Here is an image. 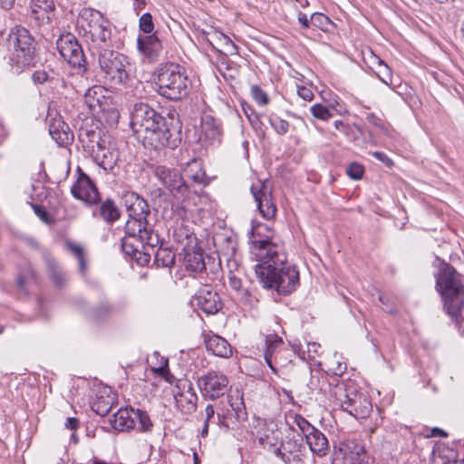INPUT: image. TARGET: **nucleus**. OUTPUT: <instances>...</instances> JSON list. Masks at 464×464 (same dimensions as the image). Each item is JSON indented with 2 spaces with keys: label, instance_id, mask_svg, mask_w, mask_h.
<instances>
[{
  "label": "nucleus",
  "instance_id": "nucleus-46",
  "mask_svg": "<svg viewBox=\"0 0 464 464\" xmlns=\"http://www.w3.org/2000/svg\"><path fill=\"white\" fill-rule=\"evenodd\" d=\"M363 172H364L363 167L361 164L356 163V162H353V163L349 164L346 169L347 175L354 180L361 179L363 175Z\"/></svg>",
  "mask_w": 464,
  "mask_h": 464
},
{
  "label": "nucleus",
  "instance_id": "nucleus-53",
  "mask_svg": "<svg viewBox=\"0 0 464 464\" xmlns=\"http://www.w3.org/2000/svg\"><path fill=\"white\" fill-rule=\"evenodd\" d=\"M33 80L36 83H44L49 80V75L44 71H36L33 74Z\"/></svg>",
  "mask_w": 464,
  "mask_h": 464
},
{
  "label": "nucleus",
  "instance_id": "nucleus-14",
  "mask_svg": "<svg viewBox=\"0 0 464 464\" xmlns=\"http://www.w3.org/2000/svg\"><path fill=\"white\" fill-rule=\"evenodd\" d=\"M336 396L341 408L356 419L366 418L372 411L371 401L361 393H348L343 388H338Z\"/></svg>",
  "mask_w": 464,
  "mask_h": 464
},
{
  "label": "nucleus",
  "instance_id": "nucleus-41",
  "mask_svg": "<svg viewBox=\"0 0 464 464\" xmlns=\"http://www.w3.org/2000/svg\"><path fill=\"white\" fill-rule=\"evenodd\" d=\"M292 419H293V424L296 425L298 427V429L300 430V431H301L300 435L303 436V439L308 433H310V431L314 430V429L315 428L306 419H304L300 414H294L292 416Z\"/></svg>",
  "mask_w": 464,
  "mask_h": 464
},
{
  "label": "nucleus",
  "instance_id": "nucleus-64",
  "mask_svg": "<svg viewBox=\"0 0 464 464\" xmlns=\"http://www.w3.org/2000/svg\"><path fill=\"white\" fill-rule=\"evenodd\" d=\"M218 425L224 426L226 428L229 427L227 417L224 414L218 412Z\"/></svg>",
  "mask_w": 464,
  "mask_h": 464
},
{
  "label": "nucleus",
  "instance_id": "nucleus-61",
  "mask_svg": "<svg viewBox=\"0 0 464 464\" xmlns=\"http://www.w3.org/2000/svg\"><path fill=\"white\" fill-rule=\"evenodd\" d=\"M206 419L204 422L209 423L210 420L215 416V410L211 404H208L206 407Z\"/></svg>",
  "mask_w": 464,
  "mask_h": 464
},
{
  "label": "nucleus",
  "instance_id": "nucleus-30",
  "mask_svg": "<svg viewBox=\"0 0 464 464\" xmlns=\"http://www.w3.org/2000/svg\"><path fill=\"white\" fill-rule=\"evenodd\" d=\"M208 42L214 49L225 55L237 54V45L223 33L214 32L209 35Z\"/></svg>",
  "mask_w": 464,
  "mask_h": 464
},
{
  "label": "nucleus",
  "instance_id": "nucleus-2",
  "mask_svg": "<svg viewBox=\"0 0 464 464\" xmlns=\"http://www.w3.org/2000/svg\"><path fill=\"white\" fill-rule=\"evenodd\" d=\"M122 200L129 215L125 224V233L132 237H139L149 246H158L160 237L147 220L150 210L147 201L138 193L126 191Z\"/></svg>",
  "mask_w": 464,
  "mask_h": 464
},
{
  "label": "nucleus",
  "instance_id": "nucleus-3",
  "mask_svg": "<svg viewBox=\"0 0 464 464\" xmlns=\"http://www.w3.org/2000/svg\"><path fill=\"white\" fill-rule=\"evenodd\" d=\"M436 287L444 301L446 313L459 324L464 320V285L460 275L449 264H444L436 277Z\"/></svg>",
  "mask_w": 464,
  "mask_h": 464
},
{
  "label": "nucleus",
  "instance_id": "nucleus-37",
  "mask_svg": "<svg viewBox=\"0 0 464 464\" xmlns=\"http://www.w3.org/2000/svg\"><path fill=\"white\" fill-rule=\"evenodd\" d=\"M228 402L232 411L235 412L237 420H245L246 419V411L243 395L237 391L235 396L233 394L228 395Z\"/></svg>",
  "mask_w": 464,
  "mask_h": 464
},
{
  "label": "nucleus",
  "instance_id": "nucleus-57",
  "mask_svg": "<svg viewBox=\"0 0 464 464\" xmlns=\"http://www.w3.org/2000/svg\"><path fill=\"white\" fill-rule=\"evenodd\" d=\"M79 423L80 422H79L78 419L70 417V418H67V420H66L65 427L71 430H75L78 429Z\"/></svg>",
  "mask_w": 464,
  "mask_h": 464
},
{
  "label": "nucleus",
  "instance_id": "nucleus-48",
  "mask_svg": "<svg viewBox=\"0 0 464 464\" xmlns=\"http://www.w3.org/2000/svg\"><path fill=\"white\" fill-rule=\"evenodd\" d=\"M381 69L377 73L379 79L385 84L390 85L392 82V73L390 68L382 61L379 60Z\"/></svg>",
  "mask_w": 464,
  "mask_h": 464
},
{
  "label": "nucleus",
  "instance_id": "nucleus-11",
  "mask_svg": "<svg viewBox=\"0 0 464 464\" xmlns=\"http://www.w3.org/2000/svg\"><path fill=\"white\" fill-rule=\"evenodd\" d=\"M334 456L332 464H369L370 460L365 445L356 440L340 441L334 447Z\"/></svg>",
  "mask_w": 464,
  "mask_h": 464
},
{
  "label": "nucleus",
  "instance_id": "nucleus-17",
  "mask_svg": "<svg viewBox=\"0 0 464 464\" xmlns=\"http://www.w3.org/2000/svg\"><path fill=\"white\" fill-rule=\"evenodd\" d=\"M176 405L184 414H192L197 410L198 395L192 382L188 379L177 381L173 390Z\"/></svg>",
  "mask_w": 464,
  "mask_h": 464
},
{
  "label": "nucleus",
  "instance_id": "nucleus-4",
  "mask_svg": "<svg viewBox=\"0 0 464 464\" xmlns=\"http://www.w3.org/2000/svg\"><path fill=\"white\" fill-rule=\"evenodd\" d=\"M77 23L92 55L109 49L111 37V23L100 11L83 8Z\"/></svg>",
  "mask_w": 464,
  "mask_h": 464
},
{
  "label": "nucleus",
  "instance_id": "nucleus-10",
  "mask_svg": "<svg viewBox=\"0 0 464 464\" xmlns=\"http://www.w3.org/2000/svg\"><path fill=\"white\" fill-rule=\"evenodd\" d=\"M154 177L176 200L184 202L191 198L196 191L186 183L180 172L164 165H152Z\"/></svg>",
  "mask_w": 464,
  "mask_h": 464
},
{
  "label": "nucleus",
  "instance_id": "nucleus-24",
  "mask_svg": "<svg viewBox=\"0 0 464 464\" xmlns=\"http://www.w3.org/2000/svg\"><path fill=\"white\" fill-rule=\"evenodd\" d=\"M256 438L263 447H276L280 440V431L274 420H265L257 430Z\"/></svg>",
  "mask_w": 464,
  "mask_h": 464
},
{
  "label": "nucleus",
  "instance_id": "nucleus-34",
  "mask_svg": "<svg viewBox=\"0 0 464 464\" xmlns=\"http://www.w3.org/2000/svg\"><path fill=\"white\" fill-rule=\"evenodd\" d=\"M160 247L153 252L154 263L157 266L170 267L175 262V254L167 247H163V241L160 239Z\"/></svg>",
  "mask_w": 464,
  "mask_h": 464
},
{
  "label": "nucleus",
  "instance_id": "nucleus-55",
  "mask_svg": "<svg viewBox=\"0 0 464 464\" xmlns=\"http://www.w3.org/2000/svg\"><path fill=\"white\" fill-rule=\"evenodd\" d=\"M67 248L74 254V256L78 258L84 255L83 248L76 244H73L72 242L67 243Z\"/></svg>",
  "mask_w": 464,
  "mask_h": 464
},
{
  "label": "nucleus",
  "instance_id": "nucleus-35",
  "mask_svg": "<svg viewBox=\"0 0 464 464\" xmlns=\"http://www.w3.org/2000/svg\"><path fill=\"white\" fill-rule=\"evenodd\" d=\"M140 245H145L150 247L152 251H154V248L156 247L149 246L146 242L141 241L139 237H132L126 234L122 239L121 248L126 255L135 257Z\"/></svg>",
  "mask_w": 464,
  "mask_h": 464
},
{
  "label": "nucleus",
  "instance_id": "nucleus-26",
  "mask_svg": "<svg viewBox=\"0 0 464 464\" xmlns=\"http://www.w3.org/2000/svg\"><path fill=\"white\" fill-rule=\"evenodd\" d=\"M134 414L133 408H121L111 416L110 421L115 430L128 431L135 428Z\"/></svg>",
  "mask_w": 464,
  "mask_h": 464
},
{
  "label": "nucleus",
  "instance_id": "nucleus-49",
  "mask_svg": "<svg viewBox=\"0 0 464 464\" xmlns=\"http://www.w3.org/2000/svg\"><path fill=\"white\" fill-rule=\"evenodd\" d=\"M35 276L31 267H28L22 275L17 277V284L21 289L24 288V285L31 280H34Z\"/></svg>",
  "mask_w": 464,
  "mask_h": 464
},
{
  "label": "nucleus",
  "instance_id": "nucleus-51",
  "mask_svg": "<svg viewBox=\"0 0 464 464\" xmlns=\"http://www.w3.org/2000/svg\"><path fill=\"white\" fill-rule=\"evenodd\" d=\"M307 353L308 358L310 360H314L316 356L320 354L321 345L317 343H307Z\"/></svg>",
  "mask_w": 464,
  "mask_h": 464
},
{
  "label": "nucleus",
  "instance_id": "nucleus-62",
  "mask_svg": "<svg viewBox=\"0 0 464 464\" xmlns=\"http://www.w3.org/2000/svg\"><path fill=\"white\" fill-rule=\"evenodd\" d=\"M229 285L233 289L238 290L241 287V280L238 277L232 276L229 277Z\"/></svg>",
  "mask_w": 464,
  "mask_h": 464
},
{
  "label": "nucleus",
  "instance_id": "nucleus-19",
  "mask_svg": "<svg viewBox=\"0 0 464 464\" xmlns=\"http://www.w3.org/2000/svg\"><path fill=\"white\" fill-rule=\"evenodd\" d=\"M79 177L71 188L72 195L88 205H93L100 201V194L91 179L78 168Z\"/></svg>",
  "mask_w": 464,
  "mask_h": 464
},
{
  "label": "nucleus",
  "instance_id": "nucleus-29",
  "mask_svg": "<svg viewBox=\"0 0 464 464\" xmlns=\"http://www.w3.org/2000/svg\"><path fill=\"white\" fill-rule=\"evenodd\" d=\"M106 92L107 90L101 85H94L89 88L84 94L85 104L93 111L97 109L104 111V106L107 103Z\"/></svg>",
  "mask_w": 464,
  "mask_h": 464
},
{
  "label": "nucleus",
  "instance_id": "nucleus-39",
  "mask_svg": "<svg viewBox=\"0 0 464 464\" xmlns=\"http://www.w3.org/2000/svg\"><path fill=\"white\" fill-rule=\"evenodd\" d=\"M135 421L138 420L137 430L141 432H149L152 430L153 423L149 416V414L140 410L135 411Z\"/></svg>",
  "mask_w": 464,
  "mask_h": 464
},
{
  "label": "nucleus",
  "instance_id": "nucleus-40",
  "mask_svg": "<svg viewBox=\"0 0 464 464\" xmlns=\"http://www.w3.org/2000/svg\"><path fill=\"white\" fill-rule=\"evenodd\" d=\"M113 312L114 307L110 304L104 303L94 307L91 316L95 321H102L107 319Z\"/></svg>",
  "mask_w": 464,
  "mask_h": 464
},
{
  "label": "nucleus",
  "instance_id": "nucleus-56",
  "mask_svg": "<svg viewBox=\"0 0 464 464\" xmlns=\"http://www.w3.org/2000/svg\"><path fill=\"white\" fill-rule=\"evenodd\" d=\"M33 208L35 212V214L42 219V220H44L46 221L47 218H48V213L46 212V210L39 206V205H33Z\"/></svg>",
  "mask_w": 464,
  "mask_h": 464
},
{
  "label": "nucleus",
  "instance_id": "nucleus-58",
  "mask_svg": "<svg viewBox=\"0 0 464 464\" xmlns=\"http://www.w3.org/2000/svg\"><path fill=\"white\" fill-rule=\"evenodd\" d=\"M298 22L302 24L303 28H308L311 24L310 18L304 13L298 14Z\"/></svg>",
  "mask_w": 464,
  "mask_h": 464
},
{
  "label": "nucleus",
  "instance_id": "nucleus-59",
  "mask_svg": "<svg viewBox=\"0 0 464 464\" xmlns=\"http://www.w3.org/2000/svg\"><path fill=\"white\" fill-rule=\"evenodd\" d=\"M156 372H158L161 376H163L167 382H172L171 379H173V376L170 375L167 367H159L156 369Z\"/></svg>",
  "mask_w": 464,
  "mask_h": 464
},
{
  "label": "nucleus",
  "instance_id": "nucleus-21",
  "mask_svg": "<svg viewBox=\"0 0 464 464\" xmlns=\"http://www.w3.org/2000/svg\"><path fill=\"white\" fill-rule=\"evenodd\" d=\"M194 304L207 314H215L222 307L218 293L208 288L200 289L194 297Z\"/></svg>",
  "mask_w": 464,
  "mask_h": 464
},
{
  "label": "nucleus",
  "instance_id": "nucleus-33",
  "mask_svg": "<svg viewBox=\"0 0 464 464\" xmlns=\"http://www.w3.org/2000/svg\"><path fill=\"white\" fill-rule=\"evenodd\" d=\"M185 172L187 176L197 184L206 185L208 183L206 173L201 167L200 161L197 159H192L187 163Z\"/></svg>",
  "mask_w": 464,
  "mask_h": 464
},
{
  "label": "nucleus",
  "instance_id": "nucleus-18",
  "mask_svg": "<svg viewBox=\"0 0 464 464\" xmlns=\"http://www.w3.org/2000/svg\"><path fill=\"white\" fill-rule=\"evenodd\" d=\"M251 192L257 204L258 210L266 219H272L276 215V207L272 200V191L266 182L258 181L251 186Z\"/></svg>",
  "mask_w": 464,
  "mask_h": 464
},
{
  "label": "nucleus",
  "instance_id": "nucleus-50",
  "mask_svg": "<svg viewBox=\"0 0 464 464\" xmlns=\"http://www.w3.org/2000/svg\"><path fill=\"white\" fill-rule=\"evenodd\" d=\"M297 94L304 101L310 102L314 98L312 90L305 86H297Z\"/></svg>",
  "mask_w": 464,
  "mask_h": 464
},
{
  "label": "nucleus",
  "instance_id": "nucleus-32",
  "mask_svg": "<svg viewBox=\"0 0 464 464\" xmlns=\"http://www.w3.org/2000/svg\"><path fill=\"white\" fill-rule=\"evenodd\" d=\"M92 215L102 218L107 223H113L120 218L121 211L112 199H106L93 210Z\"/></svg>",
  "mask_w": 464,
  "mask_h": 464
},
{
  "label": "nucleus",
  "instance_id": "nucleus-60",
  "mask_svg": "<svg viewBox=\"0 0 464 464\" xmlns=\"http://www.w3.org/2000/svg\"><path fill=\"white\" fill-rule=\"evenodd\" d=\"M110 410L111 406L102 405V403L96 404L95 411L101 416H105L110 411Z\"/></svg>",
  "mask_w": 464,
  "mask_h": 464
},
{
  "label": "nucleus",
  "instance_id": "nucleus-16",
  "mask_svg": "<svg viewBox=\"0 0 464 464\" xmlns=\"http://www.w3.org/2000/svg\"><path fill=\"white\" fill-rule=\"evenodd\" d=\"M198 386L205 399L216 400L227 392L228 379L221 372H209L198 379Z\"/></svg>",
  "mask_w": 464,
  "mask_h": 464
},
{
  "label": "nucleus",
  "instance_id": "nucleus-25",
  "mask_svg": "<svg viewBox=\"0 0 464 464\" xmlns=\"http://www.w3.org/2000/svg\"><path fill=\"white\" fill-rule=\"evenodd\" d=\"M48 127L50 135L59 145H64L72 140L69 126L61 117L50 118Z\"/></svg>",
  "mask_w": 464,
  "mask_h": 464
},
{
  "label": "nucleus",
  "instance_id": "nucleus-52",
  "mask_svg": "<svg viewBox=\"0 0 464 464\" xmlns=\"http://www.w3.org/2000/svg\"><path fill=\"white\" fill-rule=\"evenodd\" d=\"M346 370V364L339 362L334 363L329 368V371L334 375H342Z\"/></svg>",
  "mask_w": 464,
  "mask_h": 464
},
{
  "label": "nucleus",
  "instance_id": "nucleus-7",
  "mask_svg": "<svg viewBox=\"0 0 464 464\" xmlns=\"http://www.w3.org/2000/svg\"><path fill=\"white\" fill-rule=\"evenodd\" d=\"M6 43L13 66L18 70L31 65L35 56L34 41L30 32L22 26L11 29Z\"/></svg>",
  "mask_w": 464,
  "mask_h": 464
},
{
  "label": "nucleus",
  "instance_id": "nucleus-15",
  "mask_svg": "<svg viewBox=\"0 0 464 464\" xmlns=\"http://www.w3.org/2000/svg\"><path fill=\"white\" fill-rule=\"evenodd\" d=\"M278 450L281 459L286 464H305L309 454L303 436L299 433L287 436Z\"/></svg>",
  "mask_w": 464,
  "mask_h": 464
},
{
  "label": "nucleus",
  "instance_id": "nucleus-36",
  "mask_svg": "<svg viewBox=\"0 0 464 464\" xmlns=\"http://www.w3.org/2000/svg\"><path fill=\"white\" fill-rule=\"evenodd\" d=\"M202 133L204 137L209 140L211 143H215L216 141H220V129L215 123L214 119L211 117H207L202 121Z\"/></svg>",
  "mask_w": 464,
  "mask_h": 464
},
{
  "label": "nucleus",
  "instance_id": "nucleus-27",
  "mask_svg": "<svg viewBox=\"0 0 464 464\" xmlns=\"http://www.w3.org/2000/svg\"><path fill=\"white\" fill-rule=\"evenodd\" d=\"M204 343L206 349L211 352L214 355L229 358L232 355L231 345L226 339L217 334H206L204 336Z\"/></svg>",
  "mask_w": 464,
  "mask_h": 464
},
{
  "label": "nucleus",
  "instance_id": "nucleus-13",
  "mask_svg": "<svg viewBox=\"0 0 464 464\" xmlns=\"http://www.w3.org/2000/svg\"><path fill=\"white\" fill-rule=\"evenodd\" d=\"M92 140L98 138L96 148L92 146V158L95 163L105 170H111L119 160V151L115 144L111 142L110 137H100L95 131L86 132Z\"/></svg>",
  "mask_w": 464,
  "mask_h": 464
},
{
  "label": "nucleus",
  "instance_id": "nucleus-44",
  "mask_svg": "<svg viewBox=\"0 0 464 464\" xmlns=\"http://www.w3.org/2000/svg\"><path fill=\"white\" fill-rule=\"evenodd\" d=\"M310 111L314 118L322 121H327L333 116L329 109L320 103L313 105Z\"/></svg>",
  "mask_w": 464,
  "mask_h": 464
},
{
  "label": "nucleus",
  "instance_id": "nucleus-42",
  "mask_svg": "<svg viewBox=\"0 0 464 464\" xmlns=\"http://www.w3.org/2000/svg\"><path fill=\"white\" fill-rule=\"evenodd\" d=\"M311 24L318 27L323 31H327L330 24H332V21L328 16L322 13H314L310 16Z\"/></svg>",
  "mask_w": 464,
  "mask_h": 464
},
{
  "label": "nucleus",
  "instance_id": "nucleus-28",
  "mask_svg": "<svg viewBox=\"0 0 464 464\" xmlns=\"http://www.w3.org/2000/svg\"><path fill=\"white\" fill-rule=\"evenodd\" d=\"M309 450L319 457L325 456L329 451V442L324 434L314 428L305 437Z\"/></svg>",
  "mask_w": 464,
  "mask_h": 464
},
{
  "label": "nucleus",
  "instance_id": "nucleus-54",
  "mask_svg": "<svg viewBox=\"0 0 464 464\" xmlns=\"http://www.w3.org/2000/svg\"><path fill=\"white\" fill-rule=\"evenodd\" d=\"M372 156L388 167L393 164L392 160L383 152L374 151L372 152Z\"/></svg>",
  "mask_w": 464,
  "mask_h": 464
},
{
  "label": "nucleus",
  "instance_id": "nucleus-31",
  "mask_svg": "<svg viewBox=\"0 0 464 464\" xmlns=\"http://www.w3.org/2000/svg\"><path fill=\"white\" fill-rule=\"evenodd\" d=\"M184 266L187 271L200 274L206 270L204 255L201 249H188L184 256Z\"/></svg>",
  "mask_w": 464,
  "mask_h": 464
},
{
  "label": "nucleus",
  "instance_id": "nucleus-23",
  "mask_svg": "<svg viewBox=\"0 0 464 464\" xmlns=\"http://www.w3.org/2000/svg\"><path fill=\"white\" fill-rule=\"evenodd\" d=\"M31 8L32 18L40 25L47 24L54 15V0H32Z\"/></svg>",
  "mask_w": 464,
  "mask_h": 464
},
{
  "label": "nucleus",
  "instance_id": "nucleus-43",
  "mask_svg": "<svg viewBox=\"0 0 464 464\" xmlns=\"http://www.w3.org/2000/svg\"><path fill=\"white\" fill-rule=\"evenodd\" d=\"M269 123L279 135H285L289 130V122L285 120L280 119L276 116H270Z\"/></svg>",
  "mask_w": 464,
  "mask_h": 464
},
{
  "label": "nucleus",
  "instance_id": "nucleus-38",
  "mask_svg": "<svg viewBox=\"0 0 464 464\" xmlns=\"http://www.w3.org/2000/svg\"><path fill=\"white\" fill-rule=\"evenodd\" d=\"M46 261L52 280L56 285L62 286L66 282L65 274L60 269L59 266L53 259L47 258Z\"/></svg>",
  "mask_w": 464,
  "mask_h": 464
},
{
  "label": "nucleus",
  "instance_id": "nucleus-8",
  "mask_svg": "<svg viewBox=\"0 0 464 464\" xmlns=\"http://www.w3.org/2000/svg\"><path fill=\"white\" fill-rule=\"evenodd\" d=\"M274 231L266 225L253 226L250 231V241L253 245L252 253L259 263L272 261L275 264L286 261V256L280 245L271 241Z\"/></svg>",
  "mask_w": 464,
  "mask_h": 464
},
{
  "label": "nucleus",
  "instance_id": "nucleus-9",
  "mask_svg": "<svg viewBox=\"0 0 464 464\" xmlns=\"http://www.w3.org/2000/svg\"><path fill=\"white\" fill-rule=\"evenodd\" d=\"M96 55L103 77L111 86L123 85L129 81L130 63L127 56L111 49Z\"/></svg>",
  "mask_w": 464,
  "mask_h": 464
},
{
  "label": "nucleus",
  "instance_id": "nucleus-1",
  "mask_svg": "<svg viewBox=\"0 0 464 464\" xmlns=\"http://www.w3.org/2000/svg\"><path fill=\"white\" fill-rule=\"evenodd\" d=\"M130 127L142 138L144 146L155 150L175 149L181 141V126L174 114L164 117L144 102L136 103L130 113Z\"/></svg>",
  "mask_w": 464,
  "mask_h": 464
},
{
  "label": "nucleus",
  "instance_id": "nucleus-63",
  "mask_svg": "<svg viewBox=\"0 0 464 464\" xmlns=\"http://www.w3.org/2000/svg\"><path fill=\"white\" fill-rule=\"evenodd\" d=\"M430 436L431 437H442V438H446L448 436L447 432L440 428H433L431 430H430Z\"/></svg>",
  "mask_w": 464,
  "mask_h": 464
},
{
  "label": "nucleus",
  "instance_id": "nucleus-45",
  "mask_svg": "<svg viewBox=\"0 0 464 464\" xmlns=\"http://www.w3.org/2000/svg\"><path fill=\"white\" fill-rule=\"evenodd\" d=\"M140 29L145 34H151L154 30L152 15L150 13L143 14L140 18Z\"/></svg>",
  "mask_w": 464,
  "mask_h": 464
},
{
  "label": "nucleus",
  "instance_id": "nucleus-12",
  "mask_svg": "<svg viewBox=\"0 0 464 464\" xmlns=\"http://www.w3.org/2000/svg\"><path fill=\"white\" fill-rule=\"evenodd\" d=\"M56 47L61 56L79 72H86V61L81 44L76 37L68 33L62 34L56 41Z\"/></svg>",
  "mask_w": 464,
  "mask_h": 464
},
{
  "label": "nucleus",
  "instance_id": "nucleus-47",
  "mask_svg": "<svg viewBox=\"0 0 464 464\" xmlns=\"http://www.w3.org/2000/svg\"><path fill=\"white\" fill-rule=\"evenodd\" d=\"M251 95L260 105H266L269 102L267 94L258 85L251 87Z\"/></svg>",
  "mask_w": 464,
  "mask_h": 464
},
{
  "label": "nucleus",
  "instance_id": "nucleus-5",
  "mask_svg": "<svg viewBox=\"0 0 464 464\" xmlns=\"http://www.w3.org/2000/svg\"><path fill=\"white\" fill-rule=\"evenodd\" d=\"M275 264L266 260L255 266L256 276L266 289H275L278 294L290 295L299 285V272L295 266Z\"/></svg>",
  "mask_w": 464,
  "mask_h": 464
},
{
  "label": "nucleus",
  "instance_id": "nucleus-22",
  "mask_svg": "<svg viewBox=\"0 0 464 464\" xmlns=\"http://www.w3.org/2000/svg\"><path fill=\"white\" fill-rule=\"evenodd\" d=\"M137 46L139 52L150 62L157 61L162 51L161 42L154 34L140 36L137 40Z\"/></svg>",
  "mask_w": 464,
  "mask_h": 464
},
{
  "label": "nucleus",
  "instance_id": "nucleus-6",
  "mask_svg": "<svg viewBox=\"0 0 464 464\" xmlns=\"http://www.w3.org/2000/svg\"><path fill=\"white\" fill-rule=\"evenodd\" d=\"M156 84L160 96L179 101L189 93L192 82L182 66L169 63L158 69Z\"/></svg>",
  "mask_w": 464,
  "mask_h": 464
},
{
  "label": "nucleus",
  "instance_id": "nucleus-20",
  "mask_svg": "<svg viewBox=\"0 0 464 464\" xmlns=\"http://www.w3.org/2000/svg\"><path fill=\"white\" fill-rule=\"evenodd\" d=\"M284 342L281 337L276 334H268L266 336V348L264 351V359L269 368L276 372L274 364L285 366L286 360H283L282 352H288L284 349Z\"/></svg>",
  "mask_w": 464,
  "mask_h": 464
}]
</instances>
